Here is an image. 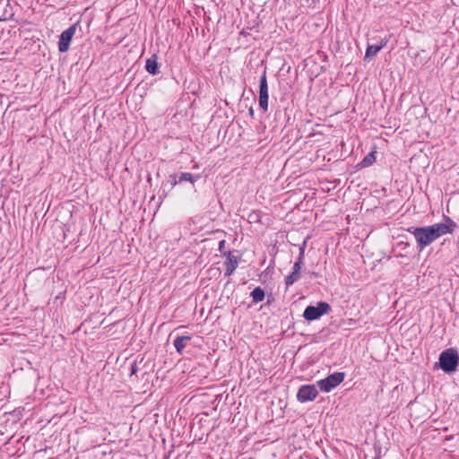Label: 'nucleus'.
I'll return each mask as SVG.
<instances>
[{"label":"nucleus","mask_w":459,"mask_h":459,"mask_svg":"<svg viewBox=\"0 0 459 459\" xmlns=\"http://www.w3.org/2000/svg\"><path fill=\"white\" fill-rule=\"evenodd\" d=\"M409 232L412 233L420 251L423 250L427 246L430 245L436 240L434 232L430 226L417 227L408 230Z\"/></svg>","instance_id":"f257e3e1"},{"label":"nucleus","mask_w":459,"mask_h":459,"mask_svg":"<svg viewBox=\"0 0 459 459\" xmlns=\"http://www.w3.org/2000/svg\"><path fill=\"white\" fill-rule=\"evenodd\" d=\"M459 363V355L454 349H447L439 356V367L445 372L455 371Z\"/></svg>","instance_id":"f03ea898"},{"label":"nucleus","mask_w":459,"mask_h":459,"mask_svg":"<svg viewBox=\"0 0 459 459\" xmlns=\"http://www.w3.org/2000/svg\"><path fill=\"white\" fill-rule=\"evenodd\" d=\"M331 310V307L325 301L317 302L316 306H307L303 313V316L307 321H314L327 314Z\"/></svg>","instance_id":"7ed1b4c3"},{"label":"nucleus","mask_w":459,"mask_h":459,"mask_svg":"<svg viewBox=\"0 0 459 459\" xmlns=\"http://www.w3.org/2000/svg\"><path fill=\"white\" fill-rule=\"evenodd\" d=\"M344 378V372H334L327 376L325 378L317 381V385L321 391L328 393L338 386Z\"/></svg>","instance_id":"20e7f679"},{"label":"nucleus","mask_w":459,"mask_h":459,"mask_svg":"<svg viewBox=\"0 0 459 459\" xmlns=\"http://www.w3.org/2000/svg\"><path fill=\"white\" fill-rule=\"evenodd\" d=\"M455 227V222L447 216H445V223H435L430 225L436 239L447 233H452Z\"/></svg>","instance_id":"39448f33"},{"label":"nucleus","mask_w":459,"mask_h":459,"mask_svg":"<svg viewBox=\"0 0 459 459\" xmlns=\"http://www.w3.org/2000/svg\"><path fill=\"white\" fill-rule=\"evenodd\" d=\"M318 395V391L315 385H303L299 388L297 399L300 403L314 401Z\"/></svg>","instance_id":"423d86ee"},{"label":"nucleus","mask_w":459,"mask_h":459,"mask_svg":"<svg viewBox=\"0 0 459 459\" xmlns=\"http://www.w3.org/2000/svg\"><path fill=\"white\" fill-rule=\"evenodd\" d=\"M268 83L266 70H264L259 82V106L264 111L268 109Z\"/></svg>","instance_id":"0eeeda50"},{"label":"nucleus","mask_w":459,"mask_h":459,"mask_svg":"<svg viewBox=\"0 0 459 459\" xmlns=\"http://www.w3.org/2000/svg\"><path fill=\"white\" fill-rule=\"evenodd\" d=\"M75 31L76 24H73L61 33L58 41V49L61 53L68 51L70 43L75 34Z\"/></svg>","instance_id":"6e6552de"},{"label":"nucleus","mask_w":459,"mask_h":459,"mask_svg":"<svg viewBox=\"0 0 459 459\" xmlns=\"http://www.w3.org/2000/svg\"><path fill=\"white\" fill-rule=\"evenodd\" d=\"M222 255L226 257L224 262L225 275L230 276L237 269L238 265V259L237 256L232 255L230 251L223 252Z\"/></svg>","instance_id":"1a4fd4ad"},{"label":"nucleus","mask_w":459,"mask_h":459,"mask_svg":"<svg viewBox=\"0 0 459 459\" xmlns=\"http://www.w3.org/2000/svg\"><path fill=\"white\" fill-rule=\"evenodd\" d=\"M191 338L192 337L190 335L178 336L174 340L173 343L177 352H178L179 354H183L184 349L186 348V343L191 340Z\"/></svg>","instance_id":"9d476101"},{"label":"nucleus","mask_w":459,"mask_h":459,"mask_svg":"<svg viewBox=\"0 0 459 459\" xmlns=\"http://www.w3.org/2000/svg\"><path fill=\"white\" fill-rule=\"evenodd\" d=\"M145 69L149 74L152 75H156L159 74V64L157 62L156 55L152 56L150 58L146 60Z\"/></svg>","instance_id":"9b49d317"},{"label":"nucleus","mask_w":459,"mask_h":459,"mask_svg":"<svg viewBox=\"0 0 459 459\" xmlns=\"http://www.w3.org/2000/svg\"><path fill=\"white\" fill-rule=\"evenodd\" d=\"M306 244H307V242L304 241L303 244L299 247V257H298L297 261L294 263L292 271L300 273V270L304 264Z\"/></svg>","instance_id":"f8f14e48"},{"label":"nucleus","mask_w":459,"mask_h":459,"mask_svg":"<svg viewBox=\"0 0 459 459\" xmlns=\"http://www.w3.org/2000/svg\"><path fill=\"white\" fill-rule=\"evenodd\" d=\"M387 43V40H382L380 45H370L366 49L365 57L375 56Z\"/></svg>","instance_id":"ddd939ff"},{"label":"nucleus","mask_w":459,"mask_h":459,"mask_svg":"<svg viewBox=\"0 0 459 459\" xmlns=\"http://www.w3.org/2000/svg\"><path fill=\"white\" fill-rule=\"evenodd\" d=\"M250 296L252 297V300L255 304H257L264 299L265 293L264 290L261 287H255Z\"/></svg>","instance_id":"4468645a"},{"label":"nucleus","mask_w":459,"mask_h":459,"mask_svg":"<svg viewBox=\"0 0 459 459\" xmlns=\"http://www.w3.org/2000/svg\"><path fill=\"white\" fill-rule=\"evenodd\" d=\"M376 161V152H370L368 153L363 160L358 164L359 168H367L372 165Z\"/></svg>","instance_id":"2eb2a0df"},{"label":"nucleus","mask_w":459,"mask_h":459,"mask_svg":"<svg viewBox=\"0 0 459 459\" xmlns=\"http://www.w3.org/2000/svg\"><path fill=\"white\" fill-rule=\"evenodd\" d=\"M199 178L200 177L198 175L195 176L189 172H184L178 175V181L180 183L184 181H188L192 184H195Z\"/></svg>","instance_id":"dca6fc26"},{"label":"nucleus","mask_w":459,"mask_h":459,"mask_svg":"<svg viewBox=\"0 0 459 459\" xmlns=\"http://www.w3.org/2000/svg\"><path fill=\"white\" fill-rule=\"evenodd\" d=\"M300 278V273L292 271L290 275H288L285 279V284L287 287L292 285Z\"/></svg>","instance_id":"f3484780"},{"label":"nucleus","mask_w":459,"mask_h":459,"mask_svg":"<svg viewBox=\"0 0 459 459\" xmlns=\"http://www.w3.org/2000/svg\"><path fill=\"white\" fill-rule=\"evenodd\" d=\"M261 221V214L259 211H253L247 216L249 223H257Z\"/></svg>","instance_id":"a211bd4d"},{"label":"nucleus","mask_w":459,"mask_h":459,"mask_svg":"<svg viewBox=\"0 0 459 459\" xmlns=\"http://www.w3.org/2000/svg\"><path fill=\"white\" fill-rule=\"evenodd\" d=\"M169 182L170 183L171 185V187H174L176 185L179 184L180 182L178 181V176L177 174H172L169 176Z\"/></svg>","instance_id":"6ab92c4d"},{"label":"nucleus","mask_w":459,"mask_h":459,"mask_svg":"<svg viewBox=\"0 0 459 459\" xmlns=\"http://www.w3.org/2000/svg\"><path fill=\"white\" fill-rule=\"evenodd\" d=\"M137 371L136 362H134L131 366V375L135 374Z\"/></svg>","instance_id":"aec40b11"},{"label":"nucleus","mask_w":459,"mask_h":459,"mask_svg":"<svg viewBox=\"0 0 459 459\" xmlns=\"http://www.w3.org/2000/svg\"><path fill=\"white\" fill-rule=\"evenodd\" d=\"M225 243H226V242H225V240H221V241L219 242V250H220L221 252H222V249H223V248H224V247H225Z\"/></svg>","instance_id":"412c9836"},{"label":"nucleus","mask_w":459,"mask_h":459,"mask_svg":"<svg viewBox=\"0 0 459 459\" xmlns=\"http://www.w3.org/2000/svg\"><path fill=\"white\" fill-rule=\"evenodd\" d=\"M248 112H249L251 117H254V109H253V108H250Z\"/></svg>","instance_id":"4be33fe9"},{"label":"nucleus","mask_w":459,"mask_h":459,"mask_svg":"<svg viewBox=\"0 0 459 459\" xmlns=\"http://www.w3.org/2000/svg\"><path fill=\"white\" fill-rule=\"evenodd\" d=\"M375 459H380L379 457H376Z\"/></svg>","instance_id":"5701e85b"}]
</instances>
